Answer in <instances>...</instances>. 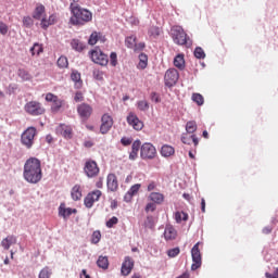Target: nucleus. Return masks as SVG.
<instances>
[{"label":"nucleus","instance_id":"13","mask_svg":"<svg viewBox=\"0 0 278 278\" xmlns=\"http://www.w3.org/2000/svg\"><path fill=\"white\" fill-rule=\"evenodd\" d=\"M114 126V118L112 115L104 113L101 117L100 134L105 135Z\"/></svg>","mask_w":278,"mask_h":278},{"label":"nucleus","instance_id":"18","mask_svg":"<svg viewBox=\"0 0 278 278\" xmlns=\"http://www.w3.org/2000/svg\"><path fill=\"white\" fill-rule=\"evenodd\" d=\"M58 134H61L63 138H66L67 140H71L73 138V127L66 125V124H61L56 128Z\"/></svg>","mask_w":278,"mask_h":278},{"label":"nucleus","instance_id":"21","mask_svg":"<svg viewBox=\"0 0 278 278\" xmlns=\"http://www.w3.org/2000/svg\"><path fill=\"white\" fill-rule=\"evenodd\" d=\"M106 186L111 192H116V190H118V179L115 174L108 175Z\"/></svg>","mask_w":278,"mask_h":278},{"label":"nucleus","instance_id":"11","mask_svg":"<svg viewBox=\"0 0 278 278\" xmlns=\"http://www.w3.org/2000/svg\"><path fill=\"white\" fill-rule=\"evenodd\" d=\"M165 86L173 88L177 81H179V72L175 68H169L166 71L164 76Z\"/></svg>","mask_w":278,"mask_h":278},{"label":"nucleus","instance_id":"7","mask_svg":"<svg viewBox=\"0 0 278 278\" xmlns=\"http://www.w3.org/2000/svg\"><path fill=\"white\" fill-rule=\"evenodd\" d=\"M157 155V150L152 143L146 142L141 146L140 157L141 160H154Z\"/></svg>","mask_w":278,"mask_h":278},{"label":"nucleus","instance_id":"2","mask_svg":"<svg viewBox=\"0 0 278 278\" xmlns=\"http://www.w3.org/2000/svg\"><path fill=\"white\" fill-rule=\"evenodd\" d=\"M70 8L73 14L70 20L72 25H86V23H90V21H92V13L89 10L75 3H71Z\"/></svg>","mask_w":278,"mask_h":278},{"label":"nucleus","instance_id":"4","mask_svg":"<svg viewBox=\"0 0 278 278\" xmlns=\"http://www.w3.org/2000/svg\"><path fill=\"white\" fill-rule=\"evenodd\" d=\"M37 134L38 130L34 126H30L26 130H24L21 135V143L23 144V147H25L26 149H31V147H34V141Z\"/></svg>","mask_w":278,"mask_h":278},{"label":"nucleus","instance_id":"37","mask_svg":"<svg viewBox=\"0 0 278 278\" xmlns=\"http://www.w3.org/2000/svg\"><path fill=\"white\" fill-rule=\"evenodd\" d=\"M18 77H21V79H23L24 81H29V79H31V74H29V72H27L24 68L18 70L17 72Z\"/></svg>","mask_w":278,"mask_h":278},{"label":"nucleus","instance_id":"12","mask_svg":"<svg viewBox=\"0 0 278 278\" xmlns=\"http://www.w3.org/2000/svg\"><path fill=\"white\" fill-rule=\"evenodd\" d=\"M126 121L128 125L132 127V129H135L136 131H142V129L144 128V123L140 121V118H138V115H136V113L134 112H130L127 115Z\"/></svg>","mask_w":278,"mask_h":278},{"label":"nucleus","instance_id":"61","mask_svg":"<svg viewBox=\"0 0 278 278\" xmlns=\"http://www.w3.org/2000/svg\"><path fill=\"white\" fill-rule=\"evenodd\" d=\"M135 51H142L144 49V42L135 43V48H132Z\"/></svg>","mask_w":278,"mask_h":278},{"label":"nucleus","instance_id":"6","mask_svg":"<svg viewBox=\"0 0 278 278\" xmlns=\"http://www.w3.org/2000/svg\"><path fill=\"white\" fill-rule=\"evenodd\" d=\"M89 55L92 62H94V64H99L100 66H108L110 62L108 54H105L99 47L91 50Z\"/></svg>","mask_w":278,"mask_h":278},{"label":"nucleus","instance_id":"31","mask_svg":"<svg viewBox=\"0 0 278 278\" xmlns=\"http://www.w3.org/2000/svg\"><path fill=\"white\" fill-rule=\"evenodd\" d=\"M161 155L163 157H170V155H175V148L173 146L165 144L161 148Z\"/></svg>","mask_w":278,"mask_h":278},{"label":"nucleus","instance_id":"40","mask_svg":"<svg viewBox=\"0 0 278 278\" xmlns=\"http://www.w3.org/2000/svg\"><path fill=\"white\" fill-rule=\"evenodd\" d=\"M125 45L128 49H134L136 47V36H129L125 39Z\"/></svg>","mask_w":278,"mask_h":278},{"label":"nucleus","instance_id":"3","mask_svg":"<svg viewBox=\"0 0 278 278\" xmlns=\"http://www.w3.org/2000/svg\"><path fill=\"white\" fill-rule=\"evenodd\" d=\"M170 36L175 45H179L181 47H190V45H192V41L188 38V34H186V30H184L181 26H173L170 29Z\"/></svg>","mask_w":278,"mask_h":278},{"label":"nucleus","instance_id":"16","mask_svg":"<svg viewBox=\"0 0 278 278\" xmlns=\"http://www.w3.org/2000/svg\"><path fill=\"white\" fill-rule=\"evenodd\" d=\"M134 258L130 256H126L124 258V262L122 264L121 274L123 277H128V275H131V270H134Z\"/></svg>","mask_w":278,"mask_h":278},{"label":"nucleus","instance_id":"47","mask_svg":"<svg viewBox=\"0 0 278 278\" xmlns=\"http://www.w3.org/2000/svg\"><path fill=\"white\" fill-rule=\"evenodd\" d=\"M39 278H51V270L49 267H45L40 270Z\"/></svg>","mask_w":278,"mask_h":278},{"label":"nucleus","instance_id":"29","mask_svg":"<svg viewBox=\"0 0 278 278\" xmlns=\"http://www.w3.org/2000/svg\"><path fill=\"white\" fill-rule=\"evenodd\" d=\"M174 66L179 68V71H184V68H186V60L184 59V54L176 55L174 59Z\"/></svg>","mask_w":278,"mask_h":278},{"label":"nucleus","instance_id":"26","mask_svg":"<svg viewBox=\"0 0 278 278\" xmlns=\"http://www.w3.org/2000/svg\"><path fill=\"white\" fill-rule=\"evenodd\" d=\"M149 66V56L144 53L139 54V63L137 65V68L139 71H144Z\"/></svg>","mask_w":278,"mask_h":278},{"label":"nucleus","instance_id":"63","mask_svg":"<svg viewBox=\"0 0 278 278\" xmlns=\"http://www.w3.org/2000/svg\"><path fill=\"white\" fill-rule=\"evenodd\" d=\"M129 160L134 161V160H138V153L137 152H131L129 153Z\"/></svg>","mask_w":278,"mask_h":278},{"label":"nucleus","instance_id":"48","mask_svg":"<svg viewBox=\"0 0 278 278\" xmlns=\"http://www.w3.org/2000/svg\"><path fill=\"white\" fill-rule=\"evenodd\" d=\"M141 185L140 184H136L134 186L130 187V189L128 190V192L132 195L136 197V194H138V192L140 191Z\"/></svg>","mask_w":278,"mask_h":278},{"label":"nucleus","instance_id":"20","mask_svg":"<svg viewBox=\"0 0 278 278\" xmlns=\"http://www.w3.org/2000/svg\"><path fill=\"white\" fill-rule=\"evenodd\" d=\"M58 23V15L51 14L48 18L42 17L40 22L41 29H49L51 25H55Z\"/></svg>","mask_w":278,"mask_h":278},{"label":"nucleus","instance_id":"49","mask_svg":"<svg viewBox=\"0 0 278 278\" xmlns=\"http://www.w3.org/2000/svg\"><path fill=\"white\" fill-rule=\"evenodd\" d=\"M194 56L198 60H203L205 58V51L202 50V48H195L194 50Z\"/></svg>","mask_w":278,"mask_h":278},{"label":"nucleus","instance_id":"30","mask_svg":"<svg viewBox=\"0 0 278 278\" xmlns=\"http://www.w3.org/2000/svg\"><path fill=\"white\" fill-rule=\"evenodd\" d=\"M97 266L102 268V270H108L110 268V260L108 256H99L97 261Z\"/></svg>","mask_w":278,"mask_h":278},{"label":"nucleus","instance_id":"36","mask_svg":"<svg viewBox=\"0 0 278 278\" xmlns=\"http://www.w3.org/2000/svg\"><path fill=\"white\" fill-rule=\"evenodd\" d=\"M45 49L42 48V45L40 43H34V46L30 48L31 55H40Z\"/></svg>","mask_w":278,"mask_h":278},{"label":"nucleus","instance_id":"58","mask_svg":"<svg viewBox=\"0 0 278 278\" xmlns=\"http://www.w3.org/2000/svg\"><path fill=\"white\" fill-rule=\"evenodd\" d=\"M151 101H153L154 103H160V94H157L156 92H152L151 93Z\"/></svg>","mask_w":278,"mask_h":278},{"label":"nucleus","instance_id":"23","mask_svg":"<svg viewBox=\"0 0 278 278\" xmlns=\"http://www.w3.org/2000/svg\"><path fill=\"white\" fill-rule=\"evenodd\" d=\"M47 16V10L42 4H37L35 11L33 12V18L36 21H42Z\"/></svg>","mask_w":278,"mask_h":278},{"label":"nucleus","instance_id":"45","mask_svg":"<svg viewBox=\"0 0 278 278\" xmlns=\"http://www.w3.org/2000/svg\"><path fill=\"white\" fill-rule=\"evenodd\" d=\"M141 147H142V142L139 139L135 140L131 144V152L138 153L140 151Z\"/></svg>","mask_w":278,"mask_h":278},{"label":"nucleus","instance_id":"55","mask_svg":"<svg viewBox=\"0 0 278 278\" xmlns=\"http://www.w3.org/2000/svg\"><path fill=\"white\" fill-rule=\"evenodd\" d=\"M121 142H122L123 147H129V144H131V142H134V139H131L129 137H123L121 139Z\"/></svg>","mask_w":278,"mask_h":278},{"label":"nucleus","instance_id":"39","mask_svg":"<svg viewBox=\"0 0 278 278\" xmlns=\"http://www.w3.org/2000/svg\"><path fill=\"white\" fill-rule=\"evenodd\" d=\"M187 134H194L197 131V122L190 121L186 124Z\"/></svg>","mask_w":278,"mask_h":278},{"label":"nucleus","instance_id":"50","mask_svg":"<svg viewBox=\"0 0 278 278\" xmlns=\"http://www.w3.org/2000/svg\"><path fill=\"white\" fill-rule=\"evenodd\" d=\"M179 253H181V250H179V248H174L167 251L168 257H177Z\"/></svg>","mask_w":278,"mask_h":278},{"label":"nucleus","instance_id":"42","mask_svg":"<svg viewBox=\"0 0 278 278\" xmlns=\"http://www.w3.org/2000/svg\"><path fill=\"white\" fill-rule=\"evenodd\" d=\"M150 38H157L160 36V27L152 26L148 31Z\"/></svg>","mask_w":278,"mask_h":278},{"label":"nucleus","instance_id":"35","mask_svg":"<svg viewBox=\"0 0 278 278\" xmlns=\"http://www.w3.org/2000/svg\"><path fill=\"white\" fill-rule=\"evenodd\" d=\"M56 66L60 68H68V59L64 55H61L56 61Z\"/></svg>","mask_w":278,"mask_h":278},{"label":"nucleus","instance_id":"5","mask_svg":"<svg viewBox=\"0 0 278 278\" xmlns=\"http://www.w3.org/2000/svg\"><path fill=\"white\" fill-rule=\"evenodd\" d=\"M24 111L26 114H29V116H42L45 114L46 110L45 106H42V103L38 101H29L24 105Z\"/></svg>","mask_w":278,"mask_h":278},{"label":"nucleus","instance_id":"51","mask_svg":"<svg viewBox=\"0 0 278 278\" xmlns=\"http://www.w3.org/2000/svg\"><path fill=\"white\" fill-rule=\"evenodd\" d=\"M114 225H118V217H116V216H113L111 219H109L106 222V227L109 229H112V227H114Z\"/></svg>","mask_w":278,"mask_h":278},{"label":"nucleus","instance_id":"60","mask_svg":"<svg viewBox=\"0 0 278 278\" xmlns=\"http://www.w3.org/2000/svg\"><path fill=\"white\" fill-rule=\"evenodd\" d=\"M155 188H157V185L155 184V181H151L148 185V192H153V190H155Z\"/></svg>","mask_w":278,"mask_h":278},{"label":"nucleus","instance_id":"64","mask_svg":"<svg viewBox=\"0 0 278 278\" xmlns=\"http://www.w3.org/2000/svg\"><path fill=\"white\" fill-rule=\"evenodd\" d=\"M201 210H202L203 214H205V199L204 198L201 199Z\"/></svg>","mask_w":278,"mask_h":278},{"label":"nucleus","instance_id":"46","mask_svg":"<svg viewBox=\"0 0 278 278\" xmlns=\"http://www.w3.org/2000/svg\"><path fill=\"white\" fill-rule=\"evenodd\" d=\"M23 25L24 27H34V18L31 16H24L23 17Z\"/></svg>","mask_w":278,"mask_h":278},{"label":"nucleus","instance_id":"1","mask_svg":"<svg viewBox=\"0 0 278 278\" xmlns=\"http://www.w3.org/2000/svg\"><path fill=\"white\" fill-rule=\"evenodd\" d=\"M23 177L27 184H40L42 181V163L37 157H29L24 164Z\"/></svg>","mask_w":278,"mask_h":278},{"label":"nucleus","instance_id":"52","mask_svg":"<svg viewBox=\"0 0 278 278\" xmlns=\"http://www.w3.org/2000/svg\"><path fill=\"white\" fill-rule=\"evenodd\" d=\"M110 62H111V66H116L118 64V55L116 54V52L111 53Z\"/></svg>","mask_w":278,"mask_h":278},{"label":"nucleus","instance_id":"8","mask_svg":"<svg viewBox=\"0 0 278 278\" xmlns=\"http://www.w3.org/2000/svg\"><path fill=\"white\" fill-rule=\"evenodd\" d=\"M46 101L48 103H52L51 112H53V114H58V112H60V110H62V105H64V100L59 99L58 96H55L51 92L46 94Z\"/></svg>","mask_w":278,"mask_h":278},{"label":"nucleus","instance_id":"62","mask_svg":"<svg viewBox=\"0 0 278 278\" xmlns=\"http://www.w3.org/2000/svg\"><path fill=\"white\" fill-rule=\"evenodd\" d=\"M84 147L86 149H92V147H94V142L90 141V140H87L84 142Z\"/></svg>","mask_w":278,"mask_h":278},{"label":"nucleus","instance_id":"9","mask_svg":"<svg viewBox=\"0 0 278 278\" xmlns=\"http://www.w3.org/2000/svg\"><path fill=\"white\" fill-rule=\"evenodd\" d=\"M99 165L93 160H87L84 166V173L87 177H98L100 173Z\"/></svg>","mask_w":278,"mask_h":278},{"label":"nucleus","instance_id":"44","mask_svg":"<svg viewBox=\"0 0 278 278\" xmlns=\"http://www.w3.org/2000/svg\"><path fill=\"white\" fill-rule=\"evenodd\" d=\"M137 108L140 112H147V110H149V102H147V100H141L137 102Z\"/></svg>","mask_w":278,"mask_h":278},{"label":"nucleus","instance_id":"38","mask_svg":"<svg viewBox=\"0 0 278 278\" xmlns=\"http://www.w3.org/2000/svg\"><path fill=\"white\" fill-rule=\"evenodd\" d=\"M191 100L193 103H197V105H203V103H205V99L201 93H193Z\"/></svg>","mask_w":278,"mask_h":278},{"label":"nucleus","instance_id":"15","mask_svg":"<svg viewBox=\"0 0 278 278\" xmlns=\"http://www.w3.org/2000/svg\"><path fill=\"white\" fill-rule=\"evenodd\" d=\"M77 112L83 121H88L92 116L93 109L90 104L83 102L77 105Z\"/></svg>","mask_w":278,"mask_h":278},{"label":"nucleus","instance_id":"17","mask_svg":"<svg viewBox=\"0 0 278 278\" xmlns=\"http://www.w3.org/2000/svg\"><path fill=\"white\" fill-rule=\"evenodd\" d=\"M72 214H77V208L66 207L65 203H61L59 206V216L64 218V220H68Z\"/></svg>","mask_w":278,"mask_h":278},{"label":"nucleus","instance_id":"19","mask_svg":"<svg viewBox=\"0 0 278 278\" xmlns=\"http://www.w3.org/2000/svg\"><path fill=\"white\" fill-rule=\"evenodd\" d=\"M181 142L184 144H194V147H199V138H197V135L190 134V132H185L181 136Z\"/></svg>","mask_w":278,"mask_h":278},{"label":"nucleus","instance_id":"22","mask_svg":"<svg viewBox=\"0 0 278 278\" xmlns=\"http://www.w3.org/2000/svg\"><path fill=\"white\" fill-rule=\"evenodd\" d=\"M164 238L166 241H172L177 239V229L172 225H167L164 230Z\"/></svg>","mask_w":278,"mask_h":278},{"label":"nucleus","instance_id":"24","mask_svg":"<svg viewBox=\"0 0 278 278\" xmlns=\"http://www.w3.org/2000/svg\"><path fill=\"white\" fill-rule=\"evenodd\" d=\"M98 40H100V42H105V36H103L102 33L93 31L88 39V45L94 47Z\"/></svg>","mask_w":278,"mask_h":278},{"label":"nucleus","instance_id":"32","mask_svg":"<svg viewBox=\"0 0 278 278\" xmlns=\"http://www.w3.org/2000/svg\"><path fill=\"white\" fill-rule=\"evenodd\" d=\"M71 194H72L73 201H79V199H81V186L75 185L72 188Z\"/></svg>","mask_w":278,"mask_h":278},{"label":"nucleus","instance_id":"28","mask_svg":"<svg viewBox=\"0 0 278 278\" xmlns=\"http://www.w3.org/2000/svg\"><path fill=\"white\" fill-rule=\"evenodd\" d=\"M71 79L75 83V88H81V86H84V81H81V74L79 72L73 71Z\"/></svg>","mask_w":278,"mask_h":278},{"label":"nucleus","instance_id":"14","mask_svg":"<svg viewBox=\"0 0 278 278\" xmlns=\"http://www.w3.org/2000/svg\"><path fill=\"white\" fill-rule=\"evenodd\" d=\"M102 195L103 192H101V190H93L89 192L84 200L85 207H88V210H90V207H92V205H94V203H97V201H99Z\"/></svg>","mask_w":278,"mask_h":278},{"label":"nucleus","instance_id":"10","mask_svg":"<svg viewBox=\"0 0 278 278\" xmlns=\"http://www.w3.org/2000/svg\"><path fill=\"white\" fill-rule=\"evenodd\" d=\"M199 242L193 245L191 249V257H192V265L191 270H199L201 268L202 258H201V250L199 249Z\"/></svg>","mask_w":278,"mask_h":278},{"label":"nucleus","instance_id":"43","mask_svg":"<svg viewBox=\"0 0 278 278\" xmlns=\"http://www.w3.org/2000/svg\"><path fill=\"white\" fill-rule=\"evenodd\" d=\"M99 242H101V231L96 230L91 236V243L99 244Z\"/></svg>","mask_w":278,"mask_h":278},{"label":"nucleus","instance_id":"59","mask_svg":"<svg viewBox=\"0 0 278 278\" xmlns=\"http://www.w3.org/2000/svg\"><path fill=\"white\" fill-rule=\"evenodd\" d=\"M131 199H134L132 193H130L129 191L124 195V201L126 203H131Z\"/></svg>","mask_w":278,"mask_h":278},{"label":"nucleus","instance_id":"56","mask_svg":"<svg viewBox=\"0 0 278 278\" xmlns=\"http://www.w3.org/2000/svg\"><path fill=\"white\" fill-rule=\"evenodd\" d=\"M156 206L155 202H150L146 205V212H155Z\"/></svg>","mask_w":278,"mask_h":278},{"label":"nucleus","instance_id":"34","mask_svg":"<svg viewBox=\"0 0 278 278\" xmlns=\"http://www.w3.org/2000/svg\"><path fill=\"white\" fill-rule=\"evenodd\" d=\"M175 220L176 223H181L182 220H188V213L184 212V211H177L175 213Z\"/></svg>","mask_w":278,"mask_h":278},{"label":"nucleus","instance_id":"41","mask_svg":"<svg viewBox=\"0 0 278 278\" xmlns=\"http://www.w3.org/2000/svg\"><path fill=\"white\" fill-rule=\"evenodd\" d=\"M93 77L98 80V81H103V77L105 76V72L99 70V68H94L93 72Z\"/></svg>","mask_w":278,"mask_h":278},{"label":"nucleus","instance_id":"54","mask_svg":"<svg viewBox=\"0 0 278 278\" xmlns=\"http://www.w3.org/2000/svg\"><path fill=\"white\" fill-rule=\"evenodd\" d=\"M74 101L76 103H81V101H84V93L81 91H77L74 96Z\"/></svg>","mask_w":278,"mask_h":278},{"label":"nucleus","instance_id":"53","mask_svg":"<svg viewBox=\"0 0 278 278\" xmlns=\"http://www.w3.org/2000/svg\"><path fill=\"white\" fill-rule=\"evenodd\" d=\"M10 28H8V24L0 22V34L5 36Z\"/></svg>","mask_w":278,"mask_h":278},{"label":"nucleus","instance_id":"33","mask_svg":"<svg viewBox=\"0 0 278 278\" xmlns=\"http://www.w3.org/2000/svg\"><path fill=\"white\" fill-rule=\"evenodd\" d=\"M71 47L74 49V51L78 52H81L84 49H86V45H84V42H81L79 39H73L71 41Z\"/></svg>","mask_w":278,"mask_h":278},{"label":"nucleus","instance_id":"57","mask_svg":"<svg viewBox=\"0 0 278 278\" xmlns=\"http://www.w3.org/2000/svg\"><path fill=\"white\" fill-rule=\"evenodd\" d=\"M146 227H148V229H153V227H155V224H153V218L148 217L147 222L144 223Z\"/></svg>","mask_w":278,"mask_h":278},{"label":"nucleus","instance_id":"25","mask_svg":"<svg viewBox=\"0 0 278 278\" xmlns=\"http://www.w3.org/2000/svg\"><path fill=\"white\" fill-rule=\"evenodd\" d=\"M149 199L156 205H162V203H164V195L160 192H151Z\"/></svg>","mask_w":278,"mask_h":278},{"label":"nucleus","instance_id":"27","mask_svg":"<svg viewBox=\"0 0 278 278\" xmlns=\"http://www.w3.org/2000/svg\"><path fill=\"white\" fill-rule=\"evenodd\" d=\"M12 244H16V237L14 236H8L1 241V247H3L5 251L10 250Z\"/></svg>","mask_w":278,"mask_h":278}]
</instances>
